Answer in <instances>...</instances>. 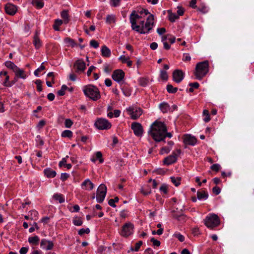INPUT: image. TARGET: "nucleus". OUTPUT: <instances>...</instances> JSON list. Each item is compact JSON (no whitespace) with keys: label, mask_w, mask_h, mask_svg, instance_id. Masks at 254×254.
I'll return each mask as SVG.
<instances>
[{"label":"nucleus","mask_w":254,"mask_h":254,"mask_svg":"<svg viewBox=\"0 0 254 254\" xmlns=\"http://www.w3.org/2000/svg\"><path fill=\"white\" fill-rule=\"evenodd\" d=\"M148 133L154 140L157 142L164 141L166 137L171 138L172 134L167 132V128L165 124L161 122L155 121L151 125Z\"/></svg>","instance_id":"nucleus-1"},{"label":"nucleus","mask_w":254,"mask_h":254,"mask_svg":"<svg viewBox=\"0 0 254 254\" xmlns=\"http://www.w3.org/2000/svg\"><path fill=\"white\" fill-rule=\"evenodd\" d=\"M132 26H131L132 29L141 34L149 33L152 29L154 24V16L152 14L149 15L146 22L141 26L135 25L134 20H132Z\"/></svg>","instance_id":"nucleus-2"},{"label":"nucleus","mask_w":254,"mask_h":254,"mask_svg":"<svg viewBox=\"0 0 254 254\" xmlns=\"http://www.w3.org/2000/svg\"><path fill=\"white\" fill-rule=\"evenodd\" d=\"M208 71L209 62L208 61H205L196 64L194 74L196 79L201 80L207 74Z\"/></svg>","instance_id":"nucleus-3"},{"label":"nucleus","mask_w":254,"mask_h":254,"mask_svg":"<svg viewBox=\"0 0 254 254\" xmlns=\"http://www.w3.org/2000/svg\"><path fill=\"white\" fill-rule=\"evenodd\" d=\"M83 92L86 96L90 98L93 101H97L101 97L98 88L92 85H88L84 86Z\"/></svg>","instance_id":"nucleus-4"},{"label":"nucleus","mask_w":254,"mask_h":254,"mask_svg":"<svg viewBox=\"0 0 254 254\" xmlns=\"http://www.w3.org/2000/svg\"><path fill=\"white\" fill-rule=\"evenodd\" d=\"M220 221L218 215L215 214H210L204 219V224L206 226L211 229L219 225Z\"/></svg>","instance_id":"nucleus-5"},{"label":"nucleus","mask_w":254,"mask_h":254,"mask_svg":"<svg viewBox=\"0 0 254 254\" xmlns=\"http://www.w3.org/2000/svg\"><path fill=\"white\" fill-rule=\"evenodd\" d=\"M95 126L100 130L109 129L112 127V124L106 119L98 118L94 124Z\"/></svg>","instance_id":"nucleus-6"},{"label":"nucleus","mask_w":254,"mask_h":254,"mask_svg":"<svg viewBox=\"0 0 254 254\" xmlns=\"http://www.w3.org/2000/svg\"><path fill=\"white\" fill-rule=\"evenodd\" d=\"M107 193V187L102 184H101L97 190L96 200L98 203H102L106 196Z\"/></svg>","instance_id":"nucleus-7"},{"label":"nucleus","mask_w":254,"mask_h":254,"mask_svg":"<svg viewBox=\"0 0 254 254\" xmlns=\"http://www.w3.org/2000/svg\"><path fill=\"white\" fill-rule=\"evenodd\" d=\"M134 226L130 222H127L125 224L121 233V235L123 237H127L132 234Z\"/></svg>","instance_id":"nucleus-8"},{"label":"nucleus","mask_w":254,"mask_h":254,"mask_svg":"<svg viewBox=\"0 0 254 254\" xmlns=\"http://www.w3.org/2000/svg\"><path fill=\"white\" fill-rule=\"evenodd\" d=\"M133 120L137 119L142 114V110L140 108H134L130 107L127 109Z\"/></svg>","instance_id":"nucleus-9"},{"label":"nucleus","mask_w":254,"mask_h":254,"mask_svg":"<svg viewBox=\"0 0 254 254\" xmlns=\"http://www.w3.org/2000/svg\"><path fill=\"white\" fill-rule=\"evenodd\" d=\"M131 128L136 136L141 137L142 136L144 130L141 124L137 122H133L131 125Z\"/></svg>","instance_id":"nucleus-10"},{"label":"nucleus","mask_w":254,"mask_h":254,"mask_svg":"<svg viewBox=\"0 0 254 254\" xmlns=\"http://www.w3.org/2000/svg\"><path fill=\"white\" fill-rule=\"evenodd\" d=\"M173 80L175 82L180 83L184 79L185 74L181 69H175L172 73Z\"/></svg>","instance_id":"nucleus-11"},{"label":"nucleus","mask_w":254,"mask_h":254,"mask_svg":"<svg viewBox=\"0 0 254 254\" xmlns=\"http://www.w3.org/2000/svg\"><path fill=\"white\" fill-rule=\"evenodd\" d=\"M125 72L122 69H116L113 71L112 75L113 79L118 83L121 82L124 78Z\"/></svg>","instance_id":"nucleus-12"},{"label":"nucleus","mask_w":254,"mask_h":254,"mask_svg":"<svg viewBox=\"0 0 254 254\" xmlns=\"http://www.w3.org/2000/svg\"><path fill=\"white\" fill-rule=\"evenodd\" d=\"M73 67L75 68V72L80 73L84 72L86 68V64L82 59H79L75 61L73 64Z\"/></svg>","instance_id":"nucleus-13"},{"label":"nucleus","mask_w":254,"mask_h":254,"mask_svg":"<svg viewBox=\"0 0 254 254\" xmlns=\"http://www.w3.org/2000/svg\"><path fill=\"white\" fill-rule=\"evenodd\" d=\"M4 9L5 13L10 15H14L17 11L16 6L10 3L5 4Z\"/></svg>","instance_id":"nucleus-14"},{"label":"nucleus","mask_w":254,"mask_h":254,"mask_svg":"<svg viewBox=\"0 0 254 254\" xmlns=\"http://www.w3.org/2000/svg\"><path fill=\"white\" fill-rule=\"evenodd\" d=\"M197 142V139L194 136L190 134H185L184 136V142L186 144L194 145Z\"/></svg>","instance_id":"nucleus-15"},{"label":"nucleus","mask_w":254,"mask_h":254,"mask_svg":"<svg viewBox=\"0 0 254 254\" xmlns=\"http://www.w3.org/2000/svg\"><path fill=\"white\" fill-rule=\"evenodd\" d=\"M40 246L43 249H45L47 250H51L53 248L54 244L52 241H48L44 239L41 240Z\"/></svg>","instance_id":"nucleus-16"},{"label":"nucleus","mask_w":254,"mask_h":254,"mask_svg":"<svg viewBox=\"0 0 254 254\" xmlns=\"http://www.w3.org/2000/svg\"><path fill=\"white\" fill-rule=\"evenodd\" d=\"M44 175L48 178H53L57 174L55 171L52 170L51 168H48L44 170Z\"/></svg>","instance_id":"nucleus-17"},{"label":"nucleus","mask_w":254,"mask_h":254,"mask_svg":"<svg viewBox=\"0 0 254 254\" xmlns=\"http://www.w3.org/2000/svg\"><path fill=\"white\" fill-rule=\"evenodd\" d=\"M176 158L175 157L169 155L166 157L163 160V164L166 165H169L176 162Z\"/></svg>","instance_id":"nucleus-18"},{"label":"nucleus","mask_w":254,"mask_h":254,"mask_svg":"<svg viewBox=\"0 0 254 254\" xmlns=\"http://www.w3.org/2000/svg\"><path fill=\"white\" fill-rule=\"evenodd\" d=\"M33 43L36 49H39L41 46V41L38 37V34L37 32H35V34L34 36Z\"/></svg>","instance_id":"nucleus-19"},{"label":"nucleus","mask_w":254,"mask_h":254,"mask_svg":"<svg viewBox=\"0 0 254 254\" xmlns=\"http://www.w3.org/2000/svg\"><path fill=\"white\" fill-rule=\"evenodd\" d=\"M101 53L102 56L104 57H110L111 55L110 50L105 45L102 47Z\"/></svg>","instance_id":"nucleus-20"},{"label":"nucleus","mask_w":254,"mask_h":254,"mask_svg":"<svg viewBox=\"0 0 254 254\" xmlns=\"http://www.w3.org/2000/svg\"><path fill=\"white\" fill-rule=\"evenodd\" d=\"M208 197V194L204 190L197 191V198L199 200L206 199Z\"/></svg>","instance_id":"nucleus-21"},{"label":"nucleus","mask_w":254,"mask_h":254,"mask_svg":"<svg viewBox=\"0 0 254 254\" xmlns=\"http://www.w3.org/2000/svg\"><path fill=\"white\" fill-rule=\"evenodd\" d=\"M159 108L163 113L168 112L171 109L169 104L166 102L161 103Z\"/></svg>","instance_id":"nucleus-22"},{"label":"nucleus","mask_w":254,"mask_h":254,"mask_svg":"<svg viewBox=\"0 0 254 254\" xmlns=\"http://www.w3.org/2000/svg\"><path fill=\"white\" fill-rule=\"evenodd\" d=\"M14 72L15 74V77H17V78H21L25 79L26 77V75L23 70L20 69L19 67L16 69V71Z\"/></svg>","instance_id":"nucleus-23"},{"label":"nucleus","mask_w":254,"mask_h":254,"mask_svg":"<svg viewBox=\"0 0 254 254\" xmlns=\"http://www.w3.org/2000/svg\"><path fill=\"white\" fill-rule=\"evenodd\" d=\"M5 65L8 68L11 69L13 72L16 71V69L18 67L12 62L6 61L5 63Z\"/></svg>","instance_id":"nucleus-24"},{"label":"nucleus","mask_w":254,"mask_h":254,"mask_svg":"<svg viewBox=\"0 0 254 254\" xmlns=\"http://www.w3.org/2000/svg\"><path fill=\"white\" fill-rule=\"evenodd\" d=\"M169 14V20L171 22H174L175 20L179 18V16L176 13H172L170 10H168Z\"/></svg>","instance_id":"nucleus-25"},{"label":"nucleus","mask_w":254,"mask_h":254,"mask_svg":"<svg viewBox=\"0 0 254 254\" xmlns=\"http://www.w3.org/2000/svg\"><path fill=\"white\" fill-rule=\"evenodd\" d=\"M61 17L63 18L64 23L67 24L69 22L68 14L67 10H63L61 13Z\"/></svg>","instance_id":"nucleus-26"},{"label":"nucleus","mask_w":254,"mask_h":254,"mask_svg":"<svg viewBox=\"0 0 254 254\" xmlns=\"http://www.w3.org/2000/svg\"><path fill=\"white\" fill-rule=\"evenodd\" d=\"M39 241V238L37 236L30 237L28 238V242L33 245H37Z\"/></svg>","instance_id":"nucleus-27"},{"label":"nucleus","mask_w":254,"mask_h":254,"mask_svg":"<svg viewBox=\"0 0 254 254\" xmlns=\"http://www.w3.org/2000/svg\"><path fill=\"white\" fill-rule=\"evenodd\" d=\"M116 16L113 14H108L106 17V22L109 24L115 23L116 22Z\"/></svg>","instance_id":"nucleus-28"},{"label":"nucleus","mask_w":254,"mask_h":254,"mask_svg":"<svg viewBox=\"0 0 254 254\" xmlns=\"http://www.w3.org/2000/svg\"><path fill=\"white\" fill-rule=\"evenodd\" d=\"M141 18V16H139L138 14L135 13V11H133L131 13V14L130 15V22L131 24L132 25V20H134L135 23V25L136 24V20L137 19H139Z\"/></svg>","instance_id":"nucleus-29"},{"label":"nucleus","mask_w":254,"mask_h":254,"mask_svg":"<svg viewBox=\"0 0 254 254\" xmlns=\"http://www.w3.org/2000/svg\"><path fill=\"white\" fill-rule=\"evenodd\" d=\"M82 187H86L87 186H89V190H92L94 187V184L90 181L89 179H86L82 183Z\"/></svg>","instance_id":"nucleus-30"},{"label":"nucleus","mask_w":254,"mask_h":254,"mask_svg":"<svg viewBox=\"0 0 254 254\" xmlns=\"http://www.w3.org/2000/svg\"><path fill=\"white\" fill-rule=\"evenodd\" d=\"M53 197L55 200L58 201L60 203L64 202V198L61 194L56 193L53 195Z\"/></svg>","instance_id":"nucleus-31"},{"label":"nucleus","mask_w":254,"mask_h":254,"mask_svg":"<svg viewBox=\"0 0 254 254\" xmlns=\"http://www.w3.org/2000/svg\"><path fill=\"white\" fill-rule=\"evenodd\" d=\"M32 3L38 8H41L44 6V2L42 0H32Z\"/></svg>","instance_id":"nucleus-32"},{"label":"nucleus","mask_w":254,"mask_h":254,"mask_svg":"<svg viewBox=\"0 0 254 254\" xmlns=\"http://www.w3.org/2000/svg\"><path fill=\"white\" fill-rule=\"evenodd\" d=\"M64 21L62 20L56 19L53 25V28L56 31H59V26L63 23Z\"/></svg>","instance_id":"nucleus-33"},{"label":"nucleus","mask_w":254,"mask_h":254,"mask_svg":"<svg viewBox=\"0 0 254 254\" xmlns=\"http://www.w3.org/2000/svg\"><path fill=\"white\" fill-rule=\"evenodd\" d=\"M166 89L169 93H175L178 91V88L174 87L171 84H168L166 86Z\"/></svg>","instance_id":"nucleus-34"},{"label":"nucleus","mask_w":254,"mask_h":254,"mask_svg":"<svg viewBox=\"0 0 254 254\" xmlns=\"http://www.w3.org/2000/svg\"><path fill=\"white\" fill-rule=\"evenodd\" d=\"M72 132L70 130H65L62 133V136L63 137L71 138L72 136Z\"/></svg>","instance_id":"nucleus-35"},{"label":"nucleus","mask_w":254,"mask_h":254,"mask_svg":"<svg viewBox=\"0 0 254 254\" xmlns=\"http://www.w3.org/2000/svg\"><path fill=\"white\" fill-rule=\"evenodd\" d=\"M138 82H139V84L140 86L145 87L147 85V84L148 83V79H147L145 78L140 77L138 79Z\"/></svg>","instance_id":"nucleus-36"},{"label":"nucleus","mask_w":254,"mask_h":254,"mask_svg":"<svg viewBox=\"0 0 254 254\" xmlns=\"http://www.w3.org/2000/svg\"><path fill=\"white\" fill-rule=\"evenodd\" d=\"M82 220L80 217H75L73 220V223L76 226H81L82 224Z\"/></svg>","instance_id":"nucleus-37"},{"label":"nucleus","mask_w":254,"mask_h":254,"mask_svg":"<svg viewBox=\"0 0 254 254\" xmlns=\"http://www.w3.org/2000/svg\"><path fill=\"white\" fill-rule=\"evenodd\" d=\"M64 41L66 43L69 44L72 47H74L77 45L74 40L70 38H66L64 39Z\"/></svg>","instance_id":"nucleus-38"},{"label":"nucleus","mask_w":254,"mask_h":254,"mask_svg":"<svg viewBox=\"0 0 254 254\" xmlns=\"http://www.w3.org/2000/svg\"><path fill=\"white\" fill-rule=\"evenodd\" d=\"M68 89V87L65 85H63L61 89L57 92L58 95L59 96H64L65 94V91Z\"/></svg>","instance_id":"nucleus-39"},{"label":"nucleus","mask_w":254,"mask_h":254,"mask_svg":"<svg viewBox=\"0 0 254 254\" xmlns=\"http://www.w3.org/2000/svg\"><path fill=\"white\" fill-rule=\"evenodd\" d=\"M171 182L175 185L178 187L180 185L181 178L178 177L175 178L174 177H171Z\"/></svg>","instance_id":"nucleus-40"},{"label":"nucleus","mask_w":254,"mask_h":254,"mask_svg":"<svg viewBox=\"0 0 254 254\" xmlns=\"http://www.w3.org/2000/svg\"><path fill=\"white\" fill-rule=\"evenodd\" d=\"M203 115L206 116L203 119L204 121L206 123L208 122L210 120L209 111L207 110H204L203 111Z\"/></svg>","instance_id":"nucleus-41"},{"label":"nucleus","mask_w":254,"mask_h":254,"mask_svg":"<svg viewBox=\"0 0 254 254\" xmlns=\"http://www.w3.org/2000/svg\"><path fill=\"white\" fill-rule=\"evenodd\" d=\"M142 245V242L141 241H138L137 243H136L135 244V248L134 249H133L132 247H130V251H134L135 252H137L139 250L140 246Z\"/></svg>","instance_id":"nucleus-42"},{"label":"nucleus","mask_w":254,"mask_h":254,"mask_svg":"<svg viewBox=\"0 0 254 254\" xmlns=\"http://www.w3.org/2000/svg\"><path fill=\"white\" fill-rule=\"evenodd\" d=\"M166 171L167 170H165L164 169L162 168H158L154 170L153 171V173H156L158 175H164L166 174Z\"/></svg>","instance_id":"nucleus-43"},{"label":"nucleus","mask_w":254,"mask_h":254,"mask_svg":"<svg viewBox=\"0 0 254 254\" xmlns=\"http://www.w3.org/2000/svg\"><path fill=\"white\" fill-rule=\"evenodd\" d=\"M160 77L163 80H167L168 78L167 72L165 70H161Z\"/></svg>","instance_id":"nucleus-44"},{"label":"nucleus","mask_w":254,"mask_h":254,"mask_svg":"<svg viewBox=\"0 0 254 254\" xmlns=\"http://www.w3.org/2000/svg\"><path fill=\"white\" fill-rule=\"evenodd\" d=\"M35 83L37 85V90L38 91L40 92L42 90V81L40 79H37L35 81Z\"/></svg>","instance_id":"nucleus-45"},{"label":"nucleus","mask_w":254,"mask_h":254,"mask_svg":"<svg viewBox=\"0 0 254 254\" xmlns=\"http://www.w3.org/2000/svg\"><path fill=\"white\" fill-rule=\"evenodd\" d=\"M43 63L41 64V66L38 68L34 71V74L36 76H38L39 72L45 69V67L43 65Z\"/></svg>","instance_id":"nucleus-46"},{"label":"nucleus","mask_w":254,"mask_h":254,"mask_svg":"<svg viewBox=\"0 0 254 254\" xmlns=\"http://www.w3.org/2000/svg\"><path fill=\"white\" fill-rule=\"evenodd\" d=\"M73 124V122L69 119H67L65 120L64 125L67 128H70Z\"/></svg>","instance_id":"nucleus-47"},{"label":"nucleus","mask_w":254,"mask_h":254,"mask_svg":"<svg viewBox=\"0 0 254 254\" xmlns=\"http://www.w3.org/2000/svg\"><path fill=\"white\" fill-rule=\"evenodd\" d=\"M171 150V149L168 147H163L160 151V154H163L164 153H168Z\"/></svg>","instance_id":"nucleus-48"},{"label":"nucleus","mask_w":254,"mask_h":254,"mask_svg":"<svg viewBox=\"0 0 254 254\" xmlns=\"http://www.w3.org/2000/svg\"><path fill=\"white\" fill-rule=\"evenodd\" d=\"M181 150L180 149H177L175 151L173 152L172 154L170 155L175 157V158H176V160H177V157L181 154Z\"/></svg>","instance_id":"nucleus-49"},{"label":"nucleus","mask_w":254,"mask_h":254,"mask_svg":"<svg viewBox=\"0 0 254 254\" xmlns=\"http://www.w3.org/2000/svg\"><path fill=\"white\" fill-rule=\"evenodd\" d=\"M90 45L94 48H97L99 46V44L97 41L92 40L90 42Z\"/></svg>","instance_id":"nucleus-50"},{"label":"nucleus","mask_w":254,"mask_h":254,"mask_svg":"<svg viewBox=\"0 0 254 254\" xmlns=\"http://www.w3.org/2000/svg\"><path fill=\"white\" fill-rule=\"evenodd\" d=\"M90 233V230L89 228L83 229L82 228L78 231V234L80 236L82 235L84 233L89 234Z\"/></svg>","instance_id":"nucleus-51"},{"label":"nucleus","mask_w":254,"mask_h":254,"mask_svg":"<svg viewBox=\"0 0 254 254\" xmlns=\"http://www.w3.org/2000/svg\"><path fill=\"white\" fill-rule=\"evenodd\" d=\"M96 156L97 159H98L100 163H103L104 162V159L102 158V154L101 152L98 151L96 153Z\"/></svg>","instance_id":"nucleus-52"},{"label":"nucleus","mask_w":254,"mask_h":254,"mask_svg":"<svg viewBox=\"0 0 254 254\" xmlns=\"http://www.w3.org/2000/svg\"><path fill=\"white\" fill-rule=\"evenodd\" d=\"M150 241L152 243L154 246L159 247L160 245V241L156 240L154 238H151Z\"/></svg>","instance_id":"nucleus-53"},{"label":"nucleus","mask_w":254,"mask_h":254,"mask_svg":"<svg viewBox=\"0 0 254 254\" xmlns=\"http://www.w3.org/2000/svg\"><path fill=\"white\" fill-rule=\"evenodd\" d=\"M160 191L163 192L164 193L166 194L168 192V187L165 184H163L160 188Z\"/></svg>","instance_id":"nucleus-54"},{"label":"nucleus","mask_w":254,"mask_h":254,"mask_svg":"<svg viewBox=\"0 0 254 254\" xmlns=\"http://www.w3.org/2000/svg\"><path fill=\"white\" fill-rule=\"evenodd\" d=\"M186 218L187 217L184 214L181 213L179 214L177 220L181 222H185L186 220Z\"/></svg>","instance_id":"nucleus-55"},{"label":"nucleus","mask_w":254,"mask_h":254,"mask_svg":"<svg viewBox=\"0 0 254 254\" xmlns=\"http://www.w3.org/2000/svg\"><path fill=\"white\" fill-rule=\"evenodd\" d=\"M174 237L178 238V240L181 242H184L185 240L184 236L181 234H174Z\"/></svg>","instance_id":"nucleus-56"},{"label":"nucleus","mask_w":254,"mask_h":254,"mask_svg":"<svg viewBox=\"0 0 254 254\" xmlns=\"http://www.w3.org/2000/svg\"><path fill=\"white\" fill-rule=\"evenodd\" d=\"M220 168V166L218 164H214L211 166V169L216 172H218Z\"/></svg>","instance_id":"nucleus-57"},{"label":"nucleus","mask_w":254,"mask_h":254,"mask_svg":"<svg viewBox=\"0 0 254 254\" xmlns=\"http://www.w3.org/2000/svg\"><path fill=\"white\" fill-rule=\"evenodd\" d=\"M212 191L215 194L218 195L220 193L221 189L217 186H215L212 189Z\"/></svg>","instance_id":"nucleus-58"},{"label":"nucleus","mask_w":254,"mask_h":254,"mask_svg":"<svg viewBox=\"0 0 254 254\" xmlns=\"http://www.w3.org/2000/svg\"><path fill=\"white\" fill-rule=\"evenodd\" d=\"M69 175L66 173H62L61 176V179L62 181H65L68 177Z\"/></svg>","instance_id":"nucleus-59"},{"label":"nucleus","mask_w":254,"mask_h":254,"mask_svg":"<svg viewBox=\"0 0 254 254\" xmlns=\"http://www.w3.org/2000/svg\"><path fill=\"white\" fill-rule=\"evenodd\" d=\"M178 10H177V13L179 16H182L184 13V9L181 6H178Z\"/></svg>","instance_id":"nucleus-60"},{"label":"nucleus","mask_w":254,"mask_h":254,"mask_svg":"<svg viewBox=\"0 0 254 254\" xmlns=\"http://www.w3.org/2000/svg\"><path fill=\"white\" fill-rule=\"evenodd\" d=\"M18 81V78L17 77H15L14 78V79L11 80V81H9L8 83V84L7 85L8 86V87H11L13 85H14L16 82H17Z\"/></svg>","instance_id":"nucleus-61"},{"label":"nucleus","mask_w":254,"mask_h":254,"mask_svg":"<svg viewBox=\"0 0 254 254\" xmlns=\"http://www.w3.org/2000/svg\"><path fill=\"white\" fill-rule=\"evenodd\" d=\"M196 0H191L190 2V6L192 8H196L197 6L196 5Z\"/></svg>","instance_id":"nucleus-62"},{"label":"nucleus","mask_w":254,"mask_h":254,"mask_svg":"<svg viewBox=\"0 0 254 254\" xmlns=\"http://www.w3.org/2000/svg\"><path fill=\"white\" fill-rule=\"evenodd\" d=\"M157 32L159 35H162L166 32V29L164 27L162 28H159L157 29Z\"/></svg>","instance_id":"nucleus-63"},{"label":"nucleus","mask_w":254,"mask_h":254,"mask_svg":"<svg viewBox=\"0 0 254 254\" xmlns=\"http://www.w3.org/2000/svg\"><path fill=\"white\" fill-rule=\"evenodd\" d=\"M28 252V248L26 247H22L20 251V254H26Z\"/></svg>","instance_id":"nucleus-64"}]
</instances>
